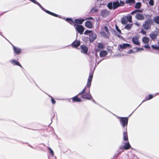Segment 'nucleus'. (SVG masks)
I'll use <instances>...</instances> for the list:
<instances>
[{
  "mask_svg": "<svg viewBox=\"0 0 159 159\" xmlns=\"http://www.w3.org/2000/svg\"><path fill=\"white\" fill-rule=\"evenodd\" d=\"M124 3L123 2L120 1H117L116 2H110L107 4V7L110 9H115L123 5Z\"/></svg>",
  "mask_w": 159,
  "mask_h": 159,
  "instance_id": "f257e3e1",
  "label": "nucleus"
},
{
  "mask_svg": "<svg viewBox=\"0 0 159 159\" xmlns=\"http://www.w3.org/2000/svg\"><path fill=\"white\" fill-rule=\"evenodd\" d=\"M86 90L85 88H84L81 92L79 93L78 95H81V97L84 99L89 100L91 99L92 98V97L90 92V89H89L87 90V92L84 93Z\"/></svg>",
  "mask_w": 159,
  "mask_h": 159,
  "instance_id": "f03ea898",
  "label": "nucleus"
},
{
  "mask_svg": "<svg viewBox=\"0 0 159 159\" xmlns=\"http://www.w3.org/2000/svg\"><path fill=\"white\" fill-rule=\"evenodd\" d=\"M117 117L120 119V123L124 129H125V128H127L129 119L127 117H121L118 116H117Z\"/></svg>",
  "mask_w": 159,
  "mask_h": 159,
  "instance_id": "7ed1b4c3",
  "label": "nucleus"
},
{
  "mask_svg": "<svg viewBox=\"0 0 159 159\" xmlns=\"http://www.w3.org/2000/svg\"><path fill=\"white\" fill-rule=\"evenodd\" d=\"M30 0V1H31V2H33V3L38 5L41 8V9L43 10L44 11H45V12H46L47 13L51 15H52L53 16H55L56 17H60V16L56 14L55 13H53L52 12L47 10H45V9H44L42 7V6L37 1L35 0Z\"/></svg>",
  "mask_w": 159,
  "mask_h": 159,
  "instance_id": "20e7f679",
  "label": "nucleus"
},
{
  "mask_svg": "<svg viewBox=\"0 0 159 159\" xmlns=\"http://www.w3.org/2000/svg\"><path fill=\"white\" fill-rule=\"evenodd\" d=\"M152 23V20L151 19L145 20L143 24V26L144 28L146 30L150 29Z\"/></svg>",
  "mask_w": 159,
  "mask_h": 159,
  "instance_id": "39448f33",
  "label": "nucleus"
},
{
  "mask_svg": "<svg viewBox=\"0 0 159 159\" xmlns=\"http://www.w3.org/2000/svg\"><path fill=\"white\" fill-rule=\"evenodd\" d=\"M75 29L80 34H82L84 30V28L82 25H77Z\"/></svg>",
  "mask_w": 159,
  "mask_h": 159,
  "instance_id": "423d86ee",
  "label": "nucleus"
},
{
  "mask_svg": "<svg viewBox=\"0 0 159 159\" xmlns=\"http://www.w3.org/2000/svg\"><path fill=\"white\" fill-rule=\"evenodd\" d=\"M84 19H75L74 20V26L75 25H78V24H82L84 21Z\"/></svg>",
  "mask_w": 159,
  "mask_h": 159,
  "instance_id": "0eeeda50",
  "label": "nucleus"
},
{
  "mask_svg": "<svg viewBox=\"0 0 159 159\" xmlns=\"http://www.w3.org/2000/svg\"><path fill=\"white\" fill-rule=\"evenodd\" d=\"M119 48L120 49H125L127 48H131L130 45L128 43H123L122 44H119Z\"/></svg>",
  "mask_w": 159,
  "mask_h": 159,
  "instance_id": "6e6552de",
  "label": "nucleus"
},
{
  "mask_svg": "<svg viewBox=\"0 0 159 159\" xmlns=\"http://www.w3.org/2000/svg\"><path fill=\"white\" fill-rule=\"evenodd\" d=\"M132 41L135 45H139L140 44V42L139 41V39L137 37H133L132 38Z\"/></svg>",
  "mask_w": 159,
  "mask_h": 159,
  "instance_id": "1a4fd4ad",
  "label": "nucleus"
},
{
  "mask_svg": "<svg viewBox=\"0 0 159 159\" xmlns=\"http://www.w3.org/2000/svg\"><path fill=\"white\" fill-rule=\"evenodd\" d=\"M124 130L123 132V139L124 141H128V138L127 131V128H125V129H124Z\"/></svg>",
  "mask_w": 159,
  "mask_h": 159,
  "instance_id": "9d476101",
  "label": "nucleus"
},
{
  "mask_svg": "<svg viewBox=\"0 0 159 159\" xmlns=\"http://www.w3.org/2000/svg\"><path fill=\"white\" fill-rule=\"evenodd\" d=\"M135 18L138 20H143L144 19V17L142 14L138 13L135 15Z\"/></svg>",
  "mask_w": 159,
  "mask_h": 159,
  "instance_id": "9b49d317",
  "label": "nucleus"
},
{
  "mask_svg": "<svg viewBox=\"0 0 159 159\" xmlns=\"http://www.w3.org/2000/svg\"><path fill=\"white\" fill-rule=\"evenodd\" d=\"M97 38V35L95 34H91L89 36V40L90 42L93 41Z\"/></svg>",
  "mask_w": 159,
  "mask_h": 159,
  "instance_id": "f8f14e48",
  "label": "nucleus"
},
{
  "mask_svg": "<svg viewBox=\"0 0 159 159\" xmlns=\"http://www.w3.org/2000/svg\"><path fill=\"white\" fill-rule=\"evenodd\" d=\"M109 14V11L106 10H104L102 11L101 13V15L104 17L107 16Z\"/></svg>",
  "mask_w": 159,
  "mask_h": 159,
  "instance_id": "ddd939ff",
  "label": "nucleus"
},
{
  "mask_svg": "<svg viewBox=\"0 0 159 159\" xmlns=\"http://www.w3.org/2000/svg\"><path fill=\"white\" fill-rule=\"evenodd\" d=\"M14 52L16 54H19L21 52V49L19 48L15 47L14 45H12Z\"/></svg>",
  "mask_w": 159,
  "mask_h": 159,
  "instance_id": "4468645a",
  "label": "nucleus"
},
{
  "mask_svg": "<svg viewBox=\"0 0 159 159\" xmlns=\"http://www.w3.org/2000/svg\"><path fill=\"white\" fill-rule=\"evenodd\" d=\"M81 52L84 53H86L88 51V48L85 46L82 45L81 46Z\"/></svg>",
  "mask_w": 159,
  "mask_h": 159,
  "instance_id": "2eb2a0df",
  "label": "nucleus"
},
{
  "mask_svg": "<svg viewBox=\"0 0 159 159\" xmlns=\"http://www.w3.org/2000/svg\"><path fill=\"white\" fill-rule=\"evenodd\" d=\"M80 45V42L79 41L75 40L71 44L72 46L74 48H76Z\"/></svg>",
  "mask_w": 159,
  "mask_h": 159,
  "instance_id": "dca6fc26",
  "label": "nucleus"
},
{
  "mask_svg": "<svg viewBox=\"0 0 159 159\" xmlns=\"http://www.w3.org/2000/svg\"><path fill=\"white\" fill-rule=\"evenodd\" d=\"M85 26L89 28H92L93 27L92 23L90 21H87L85 22Z\"/></svg>",
  "mask_w": 159,
  "mask_h": 159,
  "instance_id": "f3484780",
  "label": "nucleus"
},
{
  "mask_svg": "<svg viewBox=\"0 0 159 159\" xmlns=\"http://www.w3.org/2000/svg\"><path fill=\"white\" fill-rule=\"evenodd\" d=\"M72 99L73 101L74 102H81V100L78 97L77 95H76L72 98Z\"/></svg>",
  "mask_w": 159,
  "mask_h": 159,
  "instance_id": "a211bd4d",
  "label": "nucleus"
},
{
  "mask_svg": "<svg viewBox=\"0 0 159 159\" xmlns=\"http://www.w3.org/2000/svg\"><path fill=\"white\" fill-rule=\"evenodd\" d=\"M11 63L13 64L14 65H16L20 67H21V66L20 63L14 60H11L10 61Z\"/></svg>",
  "mask_w": 159,
  "mask_h": 159,
  "instance_id": "6ab92c4d",
  "label": "nucleus"
},
{
  "mask_svg": "<svg viewBox=\"0 0 159 159\" xmlns=\"http://www.w3.org/2000/svg\"><path fill=\"white\" fill-rule=\"evenodd\" d=\"M66 20L70 24L73 25L74 26V21H73V20L71 18H66Z\"/></svg>",
  "mask_w": 159,
  "mask_h": 159,
  "instance_id": "aec40b11",
  "label": "nucleus"
},
{
  "mask_svg": "<svg viewBox=\"0 0 159 159\" xmlns=\"http://www.w3.org/2000/svg\"><path fill=\"white\" fill-rule=\"evenodd\" d=\"M157 34H156L152 33L149 34V36L152 39H154L157 38Z\"/></svg>",
  "mask_w": 159,
  "mask_h": 159,
  "instance_id": "412c9836",
  "label": "nucleus"
},
{
  "mask_svg": "<svg viewBox=\"0 0 159 159\" xmlns=\"http://www.w3.org/2000/svg\"><path fill=\"white\" fill-rule=\"evenodd\" d=\"M128 22V20L126 16L123 17L121 20V23L124 25L126 24Z\"/></svg>",
  "mask_w": 159,
  "mask_h": 159,
  "instance_id": "4be33fe9",
  "label": "nucleus"
},
{
  "mask_svg": "<svg viewBox=\"0 0 159 159\" xmlns=\"http://www.w3.org/2000/svg\"><path fill=\"white\" fill-rule=\"evenodd\" d=\"M107 52L106 51H101L100 53V55L101 57H104L107 55Z\"/></svg>",
  "mask_w": 159,
  "mask_h": 159,
  "instance_id": "5701e85b",
  "label": "nucleus"
},
{
  "mask_svg": "<svg viewBox=\"0 0 159 159\" xmlns=\"http://www.w3.org/2000/svg\"><path fill=\"white\" fill-rule=\"evenodd\" d=\"M92 82V80H88L87 81V84L86 85V86L84 88H85V89H86V88H88V89H89L90 87L91 86V84Z\"/></svg>",
  "mask_w": 159,
  "mask_h": 159,
  "instance_id": "b1692460",
  "label": "nucleus"
},
{
  "mask_svg": "<svg viewBox=\"0 0 159 159\" xmlns=\"http://www.w3.org/2000/svg\"><path fill=\"white\" fill-rule=\"evenodd\" d=\"M130 147V146L129 142L126 143L125 145L123 146L124 148L126 150L129 149Z\"/></svg>",
  "mask_w": 159,
  "mask_h": 159,
  "instance_id": "393cba45",
  "label": "nucleus"
},
{
  "mask_svg": "<svg viewBox=\"0 0 159 159\" xmlns=\"http://www.w3.org/2000/svg\"><path fill=\"white\" fill-rule=\"evenodd\" d=\"M143 42L145 43H148L149 41V39L147 37H144L142 39Z\"/></svg>",
  "mask_w": 159,
  "mask_h": 159,
  "instance_id": "a878e982",
  "label": "nucleus"
},
{
  "mask_svg": "<svg viewBox=\"0 0 159 159\" xmlns=\"http://www.w3.org/2000/svg\"><path fill=\"white\" fill-rule=\"evenodd\" d=\"M127 4H129L130 5H132L135 3V1L134 0H125Z\"/></svg>",
  "mask_w": 159,
  "mask_h": 159,
  "instance_id": "bb28decb",
  "label": "nucleus"
},
{
  "mask_svg": "<svg viewBox=\"0 0 159 159\" xmlns=\"http://www.w3.org/2000/svg\"><path fill=\"white\" fill-rule=\"evenodd\" d=\"M98 48L99 49V50H97V51H99L100 50L102 49L103 48V44L101 43H99L97 45Z\"/></svg>",
  "mask_w": 159,
  "mask_h": 159,
  "instance_id": "cd10ccee",
  "label": "nucleus"
},
{
  "mask_svg": "<svg viewBox=\"0 0 159 159\" xmlns=\"http://www.w3.org/2000/svg\"><path fill=\"white\" fill-rule=\"evenodd\" d=\"M132 26V24H128L126 25L125 27V29H126L129 30Z\"/></svg>",
  "mask_w": 159,
  "mask_h": 159,
  "instance_id": "c85d7f7f",
  "label": "nucleus"
},
{
  "mask_svg": "<svg viewBox=\"0 0 159 159\" xmlns=\"http://www.w3.org/2000/svg\"><path fill=\"white\" fill-rule=\"evenodd\" d=\"M100 35L102 36H103V37H104L106 38H108V37L107 35L105 33V32L104 31H102V32H101L100 33Z\"/></svg>",
  "mask_w": 159,
  "mask_h": 159,
  "instance_id": "c756f323",
  "label": "nucleus"
},
{
  "mask_svg": "<svg viewBox=\"0 0 159 159\" xmlns=\"http://www.w3.org/2000/svg\"><path fill=\"white\" fill-rule=\"evenodd\" d=\"M141 5V3L140 2H137L135 5V8L137 9L140 8Z\"/></svg>",
  "mask_w": 159,
  "mask_h": 159,
  "instance_id": "7c9ffc66",
  "label": "nucleus"
},
{
  "mask_svg": "<svg viewBox=\"0 0 159 159\" xmlns=\"http://www.w3.org/2000/svg\"><path fill=\"white\" fill-rule=\"evenodd\" d=\"M126 18L128 20V21L129 22H132V16L130 15H128L127 16H126Z\"/></svg>",
  "mask_w": 159,
  "mask_h": 159,
  "instance_id": "2f4dec72",
  "label": "nucleus"
},
{
  "mask_svg": "<svg viewBox=\"0 0 159 159\" xmlns=\"http://www.w3.org/2000/svg\"><path fill=\"white\" fill-rule=\"evenodd\" d=\"M154 21L157 24H159V16L156 17L154 19Z\"/></svg>",
  "mask_w": 159,
  "mask_h": 159,
  "instance_id": "473e14b6",
  "label": "nucleus"
},
{
  "mask_svg": "<svg viewBox=\"0 0 159 159\" xmlns=\"http://www.w3.org/2000/svg\"><path fill=\"white\" fill-rule=\"evenodd\" d=\"M153 95L152 94L149 95V98L147 99H146H146L143 100V101H142V103L143 102H145L146 100H149L152 99L153 98Z\"/></svg>",
  "mask_w": 159,
  "mask_h": 159,
  "instance_id": "72a5a7b5",
  "label": "nucleus"
},
{
  "mask_svg": "<svg viewBox=\"0 0 159 159\" xmlns=\"http://www.w3.org/2000/svg\"><path fill=\"white\" fill-rule=\"evenodd\" d=\"M151 47L154 49H157L159 50V47L156 45H152Z\"/></svg>",
  "mask_w": 159,
  "mask_h": 159,
  "instance_id": "f704fd0d",
  "label": "nucleus"
},
{
  "mask_svg": "<svg viewBox=\"0 0 159 159\" xmlns=\"http://www.w3.org/2000/svg\"><path fill=\"white\" fill-rule=\"evenodd\" d=\"M98 10L97 9L93 7L92 8L91 10V12H98Z\"/></svg>",
  "mask_w": 159,
  "mask_h": 159,
  "instance_id": "c9c22d12",
  "label": "nucleus"
},
{
  "mask_svg": "<svg viewBox=\"0 0 159 159\" xmlns=\"http://www.w3.org/2000/svg\"><path fill=\"white\" fill-rule=\"evenodd\" d=\"M92 32V31L91 30H86L85 31L84 34L85 35H87L88 34L91 33Z\"/></svg>",
  "mask_w": 159,
  "mask_h": 159,
  "instance_id": "e433bc0d",
  "label": "nucleus"
},
{
  "mask_svg": "<svg viewBox=\"0 0 159 159\" xmlns=\"http://www.w3.org/2000/svg\"><path fill=\"white\" fill-rule=\"evenodd\" d=\"M136 51L137 52L143 50V48H136Z\"/></svg>",
  "mask_w": 159,
  "mask_h": 159,
  "instance_id": "4c0bfd02",
  "label": "nucleus"
},
{
  "mask_svg": "<svg viewBox=\"0 0 159 159\" xmlns=\"http://www.w3.org/2000/svg\"><path fill=\"white\" fill-rule=\"evenodd\" d=\"M48 149L49 151L51 153V154L53 156L54 154V152L50 148H48Z\"/></svg>",
  "mask_w": 159,
  "mask_h": 159,
  "instance_id": "58836bf2",
  "label": "nucleus"
},
{
  "mask_svg": "<svg viewBox=\"0 0 159 159\" xmlns=\"http://www.w3.org/2000/svg\"><path fill=\"white\" fill-rule=\"evenodd\" d=\"M51 101L52 103L53 104H55L56 102V101L53 99V98H52L51 99Z\"/></svg>",
  "mask_w": 159,
  "mask_h": 159,
  "instance_id": "ea45409f",
  "label": "nucleus"
},
{
  "mask_svg": "<svg viewBox=\"0 0 159 159\" xmlns=\"http://www.w3.org/2000/svg\"><path fill=\"white\" fill-rule=\"evenodd\" d=\"M149 4L151 6H152L153 5V0H150L149 2Z\"/></svg>",
  "mask_w": 159,
  "mask_h": 159,
  "instance_id": "a19ab883",
  "label": "nucleus"
},
{
  "mask_svg": "<svg viewBox=\"0 0 159 159\" xmlns=\"http://www.w3.org/2000/svg\"><path fill=\"white\" fill-rule=\"evenodd\" d=\"M104 30L106 31V32L107 33H109L108 29L107 26H104Z\"/></svg>",
  "mask_w": 159,
  "mask_h": 159,
  "instance_id": "79ce46f5",
  "label": "nucleus"
},
{
  "mask_svg": "<svg viewBox=\"0 0 159 159\" xmlns=\"http://www.w3.org/2000/svg\"><path fill=\"white\" fill-rule=\"evenodd\" d=\"M116 30L118 32L119 34L121 33V30L118 28V27L117 26H116Z\"/></svg>",
  "mask_w": 159,
  "mask_h": 159,
  "instance_id": "37998d69",
  "label": "nucleus"
},
{
  "mask_svg": "<svg viewBox=\"0 0 159 159\" xmlns=\"http://www.w3.org/2000/svg\"><path fill=\"white\" fill-rule=\"evenodd\" d=\"M141 33L143 34L146 35V31H145L144 30H143V29H142L141 30Z\"/></svg>",
  "mask_w": 159,
  "mask_h": 159,
  "instance_id": "c03bdc74",
  "label": "nucleus"
},
{
  "mask_svg": "<svg viewBox=\"0 0 159 159\" xmlns=\"http://www.w3.org/2000/svg\"><path fill=\"white\" fill-rule=\"evenodd\" d=\"M93 73H91L90 74L89 78L88 80H92L93 78Z\"/></svg>",
  "mask_w": 159,
  "mask_h": 159,
  "instance_id": "a18cd8bd",
  "label": "nucleus"
},
{
  "mask_svg": "<svg viewBox=\"0 0 159 159\" xmlns=\"http://www.w3.org/2000/svg\"><path fill=\"white\" fill-rule=\"evenodd\" d=\"M136 10H135L134 11H132L131 13V14L132 15H134V14L135 13H136Z\"/></svg>",
  "mask_w": 159,
  "mask_h": 159,
  "instance_id": "49530a36",
  "label": "nucleus"
},
{
  "mask_svg": "<svg viewBox=\"0 0 159 159\" xmlns=\"http://www.w3.org/2000/svg\"><path fill=\"white\" fill-rule=\"evenodd\" d=\"M144 47L146 48H150V47L148 45H144Z\"/></svg>",
  "mask_w": 159,
  "mask_h": 159,
  "instance_id": "de8ad7c7",
  "label": "nucleus"
},
{
  "mask_svg": "<svg viewBox=\"0 0 159 159\" xmlns=\"http://www.w3.org/2000/svg\"><path fill=\"white\" fill-rule=\"evenodd\" d=\"M133 53V51L132 50H130V51L128 52V53Z\"/></svg>",
  "mask_w": 159,
  "mask_h": 159,
  "instance_id": "09e8293b",
  "label": "nucleus"
},
{
  "mask_svg": "<svg viewBox=\"0 0 159 159\" xmlns=\"http://www.w3.org/2000/svg\"><path fill=\"white\" fill-rule=\"evenodd\" d=\"M136 12H141L142 11L141 10H136Z\"/></svg>",
  "mask_w": 159,
  "mask_h": 159,
  "instance_id": "8fccbe9b",
  "label": "nucleus"
},
{
  "mask_svg": "<svg viewBox=\"0 0 159 159\" xmlns=\"http://www.w3.org/2000/svg\"><path fill=\"white\" fill-rule=\"evenodd\" d=\"M134 24L136 25L137 26H140V24H139L138 23H135Z\"/></svg>",
  "mask_w": 159,
  "mask_h": 159,
  "instance_id": "3c124183",
  "label": "nucleus"
},
{
  "mask_svg": "<svg viewBox=\"0 0 159 159\" xmlns=\"http://www.w3.org/2000/svg\"><path fill=\"white\" fill-rule=\"evenodd\" d=\"M47 95H48V96L49 97H50L51 98H52L51 96L50 95H49L47 94V93H46Z\"/></svg>",
  "mask_w": 159,
  "mask_h": 159,
  "instance_id": "603ef678",
  "label": "nucleus"
},
{
  "mask_svg": "<svg viewBox=\"0 0 159 159\" xmlns=\"http://www.w3.org/2000/svg\"><path fill=\"white\" fill-rule=\"evenodd\" d=\"M121 152H119V153L117 154V155H116V156H117L120 154Z\"/></svg>",
  "mask_w": 159,
  "mask_h": 159,
  "instance_id": "864d4df0",
  "label": "nucleus"
},
{
  "mask_svg": "<svg viewBox=\"0 0 159 159\" xmlns=\"http://www.w3.org/2000/svg\"><path fill=\"white\" fill-rule=\"evenodd\" d=\"M87 19H93V18L92 17H91L89 18H88Z\"/></svg>",
  "mask_w": 159,
  "mask_h": 159,
  "instance_id": "5fc2aeb1",
  "label": "nucleus"
},
{
  "mask_svg": "<svg viewBox=\"0 0 159 159\" xmlns=\"http://www.w3.org/2000/svg\"><path fill=\"white\" fill-rule=\"evenodd\" d=\"M92 101H93V102L95 103V100H94L93 99L92 100Z\"/></svg>",
  "mask_w": 159,
  "mask_h": 159,
  "instance_id": "6e6d98bb",
  "label": "nucleus"
},
{
  "mask_svg": "<svg viewBox=\"0 0 159 159\" xmlns=\"http://www.w3.org/2000/svg\"><path fill=\"white\" fill-rule=\"evenodd\" d=\"M120 148H121V149H122V147H120Z\"/></svg>",
  "mask_w": 159,
  "mask_h": 159,
  "instance_id": "4d7b16f0",
  "label": "nucleus"
},
{
  "mask_svg": "<svg viewBox=\"0 0 159 159\" xmlns=\"http://www.w3.org/2000/svg\"><path fill=\"white\" fill-rule=\"evenodd\" d=\"M158 45H159V41L158 42Z\"/></svg>",
  "mask_w": 159,
  "mask_h": 159,
  "instance_id": "13d9d810",
  "label": "nucleus"
}]
</instances>
